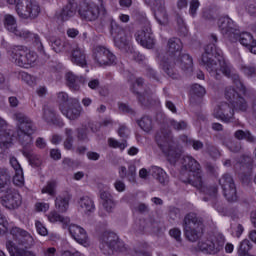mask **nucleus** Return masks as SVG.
<instances>
[{"label": "nucleus", "instance_id": "32", "mask_svg": "<svg viewBox=\"0 0 256 256\" xmlns=\"http://www.w3.org/2000/svg\"><path fill=\"white\" fill-rule=\"evenodd\" d=\"M100 199L102 200V205L107 213H111V211L115 209V200H113L111 193L102 191L100 193Z\"/></svg>", "mask_w": 256, "mask_h": 256}, {"label": "nucleus", "instance_id": "3", "mask_svg": "<svg viewBox=\"0 0 256 256\" xmlns=\"http://www.w3.org/2000/svg\"><path fill=\"white\" fill-rule=\"evenodd\" d=\"M211 44H208L204 48V53L201 58V65L205 67L206 71L214 77V79H221V75L225 77H231L236 85H239L243 93H245V86L241 83L239 75L235 73V69L231 65L227 64L223 57H221V50L217 49L215 43H217V35L211 34Z\"/></svg>", "mask_w": 256, "mask_h": 256}, {"label": "nucleus", "instance_id": "35", "mask_svg": "<svg viewBox=\"0 0 256 256\" xmlns=\"http://www.w3.org/2000/svg\"><path fill=\"white\" fill-rule=\"evenodd\" d=\"M143 85H145V81L143 78H136L134 81H131L130 91L138 95V99L140 103H143V98H141V91L143 90Z\"/></svg>", "mask_w": 256, "mask_h": 256}, {"label": "nucleus", "instance_id": "9", "mask_svg": "<svg viewBox=\"0 0 256 256\" xmlns=\"http://www.w3.org/2000/svg\"><path fill=\"white\" fill-rule=\"evenodd\" d=\"M101 9L95 3H83L79 10L78 15L82 21H97L100 13L107 15V9H105V0H98Z\"/></svg>", "mask_w": 256, "mask_h": 256}, {"label": "nucleus", "instance_id": "63", "mask_svg": "<svg viewBox=\"0 0 256 256\" xmlns=\"http://www.w3.org/2000/svg\"><path fill=\"white\" fill-rule=\"evenodd\" d=\"M118 107H119V111H121L122 113H130V114L134 113L133 109H131L127 104L119 103Z\"/></svg>", "mask_w": 256, "mask_h": 256}, {"label": "nucleus", "instance_id": "40", "mask_svg": "<svg viewBox=\"0 0 256 256\" xmlns=\"http://www.w3.org/2000/svg\"><path fill=\"white\" fill-rule=\"evenodd\" d=\"M151 175L152 177H154V179L159 181V183L163 184L167 182V173H165L164 170L161 169L160 167H157V166L152 167Z\"/></svg>", "mask_w": 256, "mask_h": 256}, {"label": "nucleus", "instance_id": "30", "mask_svg": "<svg viewBox=\"0 0 256 256\" xmlns=\"http://www.w3.org/2000/svg\"><path fill=\"white\" fill-rule=\"evenodd\" d=\"M47 219L50 223H62L63 227H67V225L71 223V219H69V217L59 214L57 210L50 211L47 214Z\"/></svg>", "mask_w": 256, "mask_h": 256}, {"label": "nucleus", "instance_id": "39", "mask_svg": "<svg viewBox=\"0 0 256 256\" xmlns=\"http://www.w3.org/2000/svg\"><path fill=\"white\" fill-rule=\"evenodd\" d=\"M43 119L46 123L55 125V123H57V114L55 113V110L49 108V106H44Z\"/></svg>", "mask_w": 256, "mask_h": 256}, {"label": "nucleus", "instance_id": "60", "mask_svg": "<svg viewBox=\"0 0 256 256\" xmlns=\"http://www.w3.org/2000/svg\"><path fill=\"white\" fill-rule=\"evenodd\" d=\"M20 77H21L22 81H24L28 85H31L33 83V76H31V74H29L27 72H21Z\"/></svg>", "mask_w": 256, "mask_h": 256}, {"label": "nucleus", "instance_id": "23", "mask_svg": "<svg viewBox=\"0 0 256 256\" xmlns=\"http://www.w3.org/2000/svg\"><path fill=\"white\" fill-rule=\"evenodd\" d=\"M69 233L71 237L77 241L80 245H84V247H87L88 243L87 241L89 238L87 237V232L85 229H83L81 226L71 224L69 226Z\"/></svg>", "mask_w": 256, "mask_h": 256}, {"label": "nucleus", "instance_id": "33", "mask_svg": "<svg viewBox=\"0 0 256 256\" xmlns=\"http://www.w3.org/2000/svg\"><path fill=\"white\" fill-rule=\"evenodd\" d=\"M78 205L83 213H93L95 211V203L89 196L80 197Z\"/></svg>", "mask_w": 256, "mask_h": 256}, {"label": "nucleus", "instance_id": "46", "mask_svg": "<svg viewBox=\"0 0 256 256\" xmlns=\"http://www.w3.org/2000/svg\"><path fill=\"white\" fill-rule=\"evenodd\" d=\"M55 189H57V182L49 181L47 182L46 186L42 188V193H47V195H50V197H55V195H57Z\"/></svg>", "mask_w": 256, "mask_h": 256}, {"label": "nucleus", "instance_id": "28", "mask_svg": "<svg viewBox=\"0 0 256 256\" xmlns=\"http://www.w3.org/2000/svg\"><path fill=\"white\" fill-rule=\"evenodd\" d=\"M77 3L75 0H69L67 5L60 12V18L62 21H69L71 17H75V13H77Z\"/></svg>", "mask_w": 256, "mask_h": 256}, {"label": "nucleus", "instance_id": "51", "mask_svg": "<svg viewBox=\"0 0 256 256\" xmlns=\"http://www.w3.org/2000/svg\"><path fill=\"white\" fill-rule=\"evenodd\" d=\"M9 230V222L7 221V218L5 215H3V212L0 210V235H3V233H7Z\"/></svg>", "mask_w": 256, "mask_h": 256}, {"label": "nucleus", "instance_id": "44", "mask_svg": "<svg viewBox=\"0 0 256 256\" xmlns=\"http://www.w3.org/2000/svg\"><path fill=\"white\" fill-rule=\"evenodd\" d=\"M134 256H151L149 252V244L141 243L134 249Z\"/></svg>", "mask_w": 256, "mask_h": 256}, {"label": "nucleus", "instance_id": "24", "mask_svg": "<svg viewBox=\"0 0 256 256\" xmlns=\"http://www.w3.org/2000/svg\"><path fill=\"white\" fill-rule=\"evenodd\" d=\"M175 65H179L183 71H192L193 69V58L189 56V54H180L178 58L175 59L172 63H170L169 68L175 70Z\"/></svg>", "mask_w": 256, "mask_h": 256}, {"label": "nucleus", "instance_id": "64", "mask_svg": "<svg viewBox=\"0 0 256 256\" xmlns=\"http://www.w3.org/2000/svg\"><path fill=\"white\" fill-rule=\"evenodd\" d=\"M55 253H57V249H55V247H50L43 250L44 256H54Z\"/></svg>", "mask_w": 256, "mask_h": 256}, {"label": "nucleus", "instance_id": "7", "mask_svg": "<svg viewBox=\"0 0 256 256\" xmlns=\"http://www.w3.org/2000/svg\"><path fill=\"white\" fill-rule=\"evenodd\" d=\"M7 53L12 63L24 69L33 67L37 61V53L27 49V46L12 45L8 48Z\"/></svg>", "mask_w": 256, "mask_h": 256}, {"label": "nucleus", "instance_id": "50", "mask_svg": "<svg viewBox=\"0 0 256 256\" xmlns=\"http://www.w3.org/2000/svg\"><path fill=\"white\" fill-rule=\"evenodd\" d=\"M241 71L246 77H256V67L253 65H242Z\"/></svg>", "mask_w": 256, "mask_h": 256}, {"label": "nucleus", "instance_id": "27", "mask_svg": "<svg viewBox=\"0 0 256 256\" xmlns=\"http://www.w3.org/2000/svg\"><path fill=\"white\" fill-rule=\"evenodd\" d=\"M22 155L28 159L32 167H41L43 161L41 160V156L33 153V145L23 146Z\"/></svg>", "mask_w": 256, "mask_h": 256}, {"label": "nucleus", "instance_id": "17", "mask_svg": "<svg viewBox=\"0 0 256 256\" xmlns=\"http://www.w3.org/2000/svg\"><path fill=\"white\" fill-rule=\"evenodd\" d=\"M0 203L6 209H19L23 203L21 194L15 189H9L6 194L1 197Z\"/></svg>", "mask_w": 256, "mask_h": 256}, {"label": "nucleus", "instance_id": "13", "mask_svg": "<svg viewBox=\"0 0 256 256\" xmlns=\"http://www.w3.org/2000/svg\"><path fill=\"white\" fill-rule=\"evenodd\" d=\"M3 25L6 31L13 33L16 37L21 39H29L33 34L29 30H21L17 26V18L11 14H4Z\"/></svg>", "mask_w": 256, "mask_h": 256}, {"label": "nucleus", "instance_id": "45", "mask_svg": "<svg viewBox=\"0 0 256 256\" xmlns=\"http://www.w3.org/2000/svg\"><path fill=\"white\" fill-rule=\"evenodd\" d=\"M65 135H66V139L64 141V148L67 151H71V149H73V129L66 128Z\"/></svg>", "mask_w": 256, "mask_h": 256}, {"label": "nucleus", "instance_id": "19", "mask_svg": "<svg viewBox=\"0 0 256 256\" xmlns=\"http://www.w3.org/2000/svg\"><path fill=\"white\" fill-rule=\"evenodd\" d=\"M60 111L70 121H77L81 117V113H83V107H81L79 99H71L70 104L66 107H61Z\"/></svg>", "mask_w": 256, "mask_h": 256}, {"label": "nucleus", "instance_id": "26", "mask_svg": "<svg viewBox=\"0 0 256 256\" xmlns=\"http://www.w3.org/2000/svg\"><path fill=\"white\" fill-rule=\"evenodd\" d=\"M154 15L160 23L165 25L167 23V10H165V0H155L153 3Z\"/></svg>", "mask_w": 256, "mask_h": 256}, {"label": "nucleus", "instance_id": "56", "mask_svg": "<svg viewBox=\"0 0 256 256\" xmlns=\"http://www.w3.org/2000/svg\"><path fill=\"white\" fill-rule=\"evenodd\" d=\"M118 135L122 139H127L129 135H131V130H129V128H127L125 125H120L118 129Z\"/></svg>", "mask_w": 256, "mask_h": 256}, {"label": "nucleus", "instance_id": "38", "mask_svg": "<svg viewBox=\"0 0 256 256\" xmlns=\"http://www.w3.org/2000/svg\"><path fill=\"white\" fill-rule=\"evenodd\" d=\"M55 208L59 213H67L69 209V197L57 196L55 199Z\"/></svg>", "mask_w": 256, "mask_h": 256}, {"label": "nucleus", "instance_id": "34", "mask_svg": "<svg viewBox=\"0 0 256 256\" xmlns=\"http://www.w3.org/2000/svg\"><path fill=\"white\" fill-rule=\"evenodd\" d=\"M207 93V90H205V87L194 84L191 88V98L190 103H195L196 99H203Z\"/></svg>", "mask_w": 256, "mask_h": 256}, {"label": "nucleus", "instance_id": "53", "mask_svg": "<svg viewBox=\"0 0 256 256\" xmlns=\"http://www.w3.org/2000/svg\"><path fill=\"white\" fill-rule=\"evenodd\" d=\"M170 125L172 128L175 129V131H185V129H187V122L183 120L181 121L171 120Z\"/></svg>", "mask_w": 256, "mask_h": 256}, {"label": "nucleus", "instance_id": "36", "mask_svg": "<svg viewBox=\"0 0 256 256\" xmlns=\"http://www.w3.org/2000/svg\"><path fill=\"white\" fill-rule=\"evenodd\" d=\"M51 47L55 53H63L69 47V42L61 40L60 38H51Z\"/></svg>", "mask_w": 256, "mask_h": 256}, {"label": "nucleus", "instance_id": "37", "mask_svg": "<svg viewBox=\"0 0 256 256\" xmlns=\"http://www.w3.org/2000/svg\"><path fill=\"white\" fill-rule=\"evenodd\" d=\"M151 225H152L151 221L145 220V219H140L134 223L133 229L138 234L147 233V231H149V229H151Z\"/></svg>", "mask_w": 256, "mask_h": 256}, {"label": "nucleus", "instance_id": "49", "mask_svg": "<svg viewBox=\"0 0 256 256\" xmlns=\"http://www.w3.org/2000/svg\"><path fill=\"white\" fill-rule=\"evenodd\" d=\"M13 183L14 185H16V187H23V185H25L23 170H18V172H15V175L13 177Z\"/></svg>", "mask_w": 256, "mask_h": 256}, {"label": "nucleus", "instance_id": "2", "mask_svg": "<svg viewBox=\"0 0 256 256\" xmlns=\"http://www.w3.org/2000/svg\"><path fill=\"white\" fill-rule=\"evenodd\" d=\"M13 119L17 121L16 135L14 130L7 129V121L0 117V149H3V151L11 149L13 141L16 139L22 147L33 145V133H35L33 120L22 112H15Z\"/></svg>", "mask_w": 256, "mask_h": 256}, {"label": "nucleus", "instance_id": "21", "mask_svg": "<svg viewBox=\"0 0 256 256\" xmlns=\"http://www.w3.org/2000/svg\"><path fill=\"white\" fill-rule=\"evenodd\" d=\"M69 59L73 65L82 68L87 67V52L85 51V48L79 45H73L71 47Z\"/></svg>", "mask_w": 256, "mask_h": 256}, {"label": "nucleus", "instance_id": "12", "mask_svg": "<svg viewBox=\"0 0 256 256\" xmlns=\"http://www.w3.org/2000/svg\"><path fill=\"white\" fill-rule=\"evenodd\" d=\"M110 32L114 38V43L118 49H125L129 45L130 37L123 27H121L115 20L110 22Z\"/></svg>", "mask_w": 256, "mask_h": 256}, {"label": "nucleus", "instance_id": "57", "mask_svg": "<svg viewBox=\"0 0 256 256\" xmlns=\"http://www.w3.org/2000/svg\"><path fill=\"white\" fill-rule=\"evenodd\" d=\"M10 165L14 169L15 173L19 170H23V168H21V164H19V160H17L15 156L10 157Z\"/></svg>", "mask_w": 256, "mask_h": 256}, {"label": "nucleus", "instance_id": "14", "mask_svg": "<svg viewBox=\"0 0 256 256\" xmlns=\"http://www.w3.org/2000/svg\"><path fill=\"white\" fill-rule=\"evenodd\" d=\"M94 61L103 67L105 65H113L117 61V57L109 49L103 46H96L93 52Z\"/></svg>", "mask_w": 256, "mask_h": 256}, {"label": "nucleus", "instance_id": "20", "mask_svg": "<svg viewBox=\"0 0 256 256\" xmlns=\"http://www.w3.org/2000/svg\"><path fill=\"white\" fill-rule=\"evenodd\" d=\"M218 27L222 33L226 37H229L230 41H233V37L239 36V30H237V26H235V22L231 20L229 17H223L219 19Z\"/></svg>", "mask_w": 256, "mask_h": 256}, {"label": "nucleus", "instance_id": "58", "mask_svg": "<svg viewBox=\"0 0 256 256\" xmlns=\"http://www.w3.org/2000/svg\"><path fill=\"white\" fill-rule=\"evenodd\" d=\"M35 225L39 235H42L43 237H45L48 231H47V228L43 225V223H41V221H36Z\"/></svg>", "mask_w": 256, "mask_h": 256}, {"label": "nucleus", "instance_id": "29", "mask_svg": "<svg viewBox=\"0 0 256 256\" xmlns=\"http://www.w3.org/2000/svg\"><path fill=\"white\" fill-rule=\"evenodd\" d=\"M120 179L127 178L129 181H135L137 177V167L135 164H129L128 169L125 166H120L118 170Z\"/></svg>", "mask_w": 256, "mask_h": 256}, {"label": "nucleus", "instance_id": "55", "mask_svg": "<svg viewBox=\"0 0 256 256\" xmlns=\"http://www.w3.org/2000/svg\"><path fill=\"white\" fill-rule=\"evenodd\" d=\"M169 235L172 236L177 243H182L183 238H181V230L179 228L171 229Z\"/></svg>", "mask_w": 256, "mask_h": 256}, {"label": "nucleus", "instance_id": "5", "mask_svg": "<svg viewBox=\"0 0 256 256\" xmlns=\"http://www.w3.org/2000/svg\"><path fill=\"white\" fill-rule=\"evenodd\" d=\"M156 143L172 165L181 157L183 150L173 141V134L169 130H160L156 133Z\"/></svg>", "mask_w": 256, "mask_h": 256}, {"label": "nucleus", "instance_id": "47", "mask_svg": "<svg viewBox=\"0 0 256 256\" xmlns=\"http://www.w3.org/2000/svg\"><path fill=\"white\" fill-rule=\"evenodd\" d=\"M108 145L109 147H112V149H120L121 151H123L127 147V140L119 142L115 140V138H109Z\"/></svg>", "mask_w": 256, "mask_h": 256}, {"label": "nucleus", "instance_id": "59", "mask_svg": "<svg viewBox=\"0 0 256 256\" xmlns=\"http://www.w3.org/2000/svg\"><path fill=\"white\" fill-rule=\"evenodd\" d=\"M49 203H45V202H37L35 204V209L36 211H41V212H46L49 211Z\"/></svg>", "mask_w": 256, "mask_h": 256}, {"label": "nucleus", "instance_id": "10", "mask_svg": "<svg viewBox=\"0 0 256 256\" xmlns=\"http://www.w3.org/2000/svg\"><path fill=\"white\" fill-rule=\"evenodd\" d=\"M140 23L141 29L135 34L136 41L145 49H153L155 47V37H153L151 23L147 17H143Z\"/></svg>", "mask_w": 256, "mask_h": 256}, {"label": "nucleus", "instance_id": "42", "mask_svg": "<svg viewBox=\"0 0 256 256\" xmlns=\"http://www.w3.org/2000/svg\"><path fill=\"white\" fill-rule=\"evenodd\" d=\"M138 125L142 131L149 133L153 129V120L149 116H143L140 120H138Z\"/></svg>", "mask_w": 256, "mask_h": 256}, {"label": "nucleus", "instance_id": "52", "mask_svg": "<svg viewBox=\"0 0 256 256\" xmlns=\"http://www.w3.org/2000/svg\"><path fill=\"white\" fill-rule=\"evenodd\" d=\"M76 131L78 141H89V137L87 135L89 133V130L87 129V127L83 126L81 128H78Z\"/></svg>", "mask_w": 256, "mask_h": 256}, {"label": "nucleus", "instance_id": "15", "mask_svg": "<svg viewBox=\"0 0 256 256\" xmlns=\"http://www.w3.org/2000/svg\"><path fill=\"white\" fill-rule=\"evenodd\" d=\"M219 185L222 187L224 197L227 201H237V188L235 187V181L229 174H224L219 180Z\"/></svg>", "mask_w": 256, "mask_h": 256}, {"label": "nucleus", "instance_id": "61", "mask_svg": "<svg viewBox=\"0 0 256 256\" xmlns=\"http://www.w3.org/2000/svg\"><path fill=\"white\" fill-rule=\"evenodd\" d=\"M114 187L116 191H118V193H123V191H125L126 189L125 182L121 180H116L114 183Z\"/></svg>", "mask_w": 256, "mask_h": 256}, {"label": "nucleus", "instance_id": "6", "mask_svg": "<svg viewBox=\"0 0 256 256\" xmlns=\"http://www.w3.org/2000/svg\"><path fill=\"white\" fill-rule=\"evenodd\" d=\"M168 52L166 56L163 57L161 61V67L163 71H165L168 77L171 79H180L181 76L179 72L173 70V68H169L171 63L175 61L178 57H181V51H183V42L179 38H170L167 44Z\"/></svg>", "mask_w": 256, "mask_h": 256}, {"label": "nucleus", "instance_id": "18", "mask_svg": "<svg viewBox=\"0 0 256 256\" xmlns=\"http://www.w3.org/2000/svg\"><path fill=\"white\" fill-rule=\"evenodd\" d=\"M224 95L225 99L231 103L234 109H238L239 111H245L247 109V101H245V98L239 96L235 88L227 86Z\"/></svg>", "mask_w": 256, "mask_h": 256}, {"label": "nucleus", "instance_id": "1", "mask_svg": "<svg viewBox=\"0 0 256 256\" xmlns=\"http://www.w3.org/2000/svg\"><path fill=\"white\" fill-rule=\"evenodd\" d=\"M183 229L187 241H190V243H197L198 241L197 247L205 255H217L225 247V236L223 234L206 236L201 239L205 225L203 224V218L195 213H189L184 217Z\"/></svg>", "mask_w": 256, "mask_h": 256}, {"label": "nucleus", "instance_id": "54", "mask_svg": "<svg viewBox=\"0 0 256 256\" xmlns=\"http://www.w3.org/2000/svg\"><path fill=\"white\" fill-rule=\"evenodd\" d=\"M201 3L199 0H191L190 1V8H189V13L191 17H196L197 16V10L199 9Z\"/></svg>", "mask_w": 256, "mask_h": 256}, {"label": "nucleus", "instance_id": "4", "mask_svg": "<svg viewBox=\"0 0 256 256\" xmlns=\"http://www.w3.org/2000/svg\"><path fill=\"white\" fill-rule=\"evenodd\" d=\"M180 179L183 183H189V185L196 187V189H203L209 197H217V186L205 188L203 174L201 173V165L192 156H183Z\"/></svg>", "mask_w": 256, "mask_h": 256}, {"label": "nucleus", "instance_id": "48", "mask_svg": "<svg viewBox=\"0 0 256 256\" xmlns=\"http://www.w3.org/2000/svg\"><path fill=\"white\" fill-rule=\"evenodd\" d=\"M249 251H251V242L245 239L240 243L238 255L245 256L247 253H249Z\"/></svg>", "mask_w": 256, "mask_h": 256}, {"label": "nucleus", "instance_id": "62", "mask_svg": "<svg viewBox=\"0 0 256 256\" xmlns=\"http://www.w3.org/2000/svg\"><path fill=\"white\" fill-rule=\"evenodd\" d=\"M208 153L214 159H217V157H219V155H220L219 149H217V147H215V146H208Z\"/></svg>", "mask_w": 256, "mask_h": 256}, {"label": "nucleus", "instance_id": "41", "mask_svg": "<svg viewBox=\"0 0 256 256\" xmlns=\"http://www.w3.org/2000/svg\"><path fill=\"white\" fill-rule=\"evenodd\" d=\"M234 137L238 139V141H242V139H245L248 141V143H256L255 136L251 135L250 131H243V130H237L234 133Z\"/></svg>", "mask_w": 256, "mask_h": 256}, {"label": "nucleus", "instance_id": "31", "mask_svg": "<svg viewBox=\"0 0 256 256\" xmlns=\"http://www.w3.org/2000/svg\"><path fill=\"white\" fill-rule=\"evenodd\" d=\"M9 183H11V176L7 168H0V194L9 191Z\"/></svg>", "mask_w": 256, "mask_h": 256}, {"label": "nucleus", "instance_id": "8", "mask_svg": "<svg viewBox=\"0 0 256 256\" xmlns=\"http://www.w3.org/2000/svg\"><path fill=\"white\" fill-rule=\"evenodd\" d=\"M99 247L104 255H113L114 251L125 249V242L113 232H104L100 237Z\"/></svg>", "mask_w": 256, "mask_h": 256}, {"label": "nucleus", "instance_id": "11", "mask_svg": "<svg viewBox=\"0 0 256 256\" xmlns=\"http://www.w3.org/2000/svg\"><path fill=\"white\" fill-rule=\"evenodd\" d=\"M16 12L21 19H37L41 6L34 0H18Z\"/></svg>", "mask_w": 256, "mask_h": 256}, {"label": "nucleus", "instance_id": "43", "mask_svg": "<svg viewBox=\"0 0 256 256\" xmlns=\"http://www.w3.org/2000/svg\"><path fill=\"white\" fill-rule=\"evenodd\" d=\"M71 99L77 98H69V94L66 92H59L57 94V103H59V109L61 111V107H67L65 105H71Z\"/></svg>", "mask_w": 256, "mask_h": 256}, {"label": "nucleus", "instance_id": "25", "mask_svg": "<svg viewBox=\"0 0 256 256\" xmlns=\"http://www.w3.org/2000/svg\"><path fill=\"white\" fill-rule=\"evenodd\" d=\"M233 39H238L243 47H246L250 53L256 55V41L253 39L251 33L243 32L242 34H239L238 32V36L232 37V41Z\"/></svg>", "mask_w": 256, "mask_h": 256}, {"label": "nucleus", "instance_id": "16", "mask_svg": "<svg viewBox=\"0 0 256 256\" xmlns=\"http://www.w3.org/2000/svg\"><path fill=\"white\" fill-rule=\"evenodd\" d=\"M213 116L224 123H233L235 121V109L227 102H222L214 108Z\"/></svg>", "mask_w": 256, "mask_h": 256}, {"label": "nucleus", "instance_id": "22", "mask_svg": "<svg viewBox=\"0 0 256 256\" xmlns=\"http://www.w3.org/2000/svg\"><path fill=\"white\" fill-rule=\"evenodd\" d=\"M66 85L71 91H80L81 85H85L87 80L83 76H77L73 72H67L65 74Z\"/></svg>", "mask_w": 256, "mask_h": 256}]
</instances>
